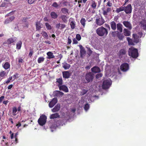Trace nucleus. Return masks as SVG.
<instances>
[{
	"label": "nucleus",
	"mask_w": 146,
	"mask_h": 146,
	"mask_svg": "<svg viewBox=\"0 0 146 146\" xmlns=\"http://www.w3.org/2000/svg\"><path fill=\"white\" fill-rule=\"evenodd\" d=\"M96 33L100 36H106L108 32L107 29L103 26H101L97 29Z\"/></svg>",
	"instance_id": "nucleus-1"
},
{
	"label": "nucleus",
	"mask_w": 146,
	"mask_h": 146,
	"mask_svg": "<svg viewBox=\"0 0 146 146\" xmlns=\"http://www.w3.org/2000/svg\"><path fill=\"white\" fill-rule=\"evenodd\" d=\"M95 23L98 26L103 25L105 23V20L101 15H96L95 16Z\"/></svg>",
	"instance_id": "nucleus-2"
},
{
	"label": "nucleus",
	"mask_w": 146,
	"mask_h": 146,
	"mask_svg": "<svg viewBox=\"0 0 146 146\" xmlns=\"http://www.w3.org/2000/svg\"><path fill=\"white\" fill-rule=\"evenodd\" d=\"M128 54L133 58H136L138 56V50L137 49L133 48H129L128 50Z\"/></svg>",
	"instance_id": "nucleus-3"
},
{
	"label": "nucleus",
	"mask_w": 146,
	"mask_h": 146,
	"mask_svg": "<svg viewBox=\"0 0 146 146\" xmlns=\"http://www.w3.org/2000/svg\"><path fill=\"white\" fill-rule=\"evenodd\" d=\"M47 117L44 115H41L38 120V123L41 126H42L45 124L46 121Z\"/></svg>",
	"instance_id": "nucleus-4"
},
{
	"label": "nucleus",
	"mask_w": 146,
	"mask_h": 146,
	"mask_svg": "<svg viewBox=\"0 0 146 146\" xmlns=\"http://www.w3.org/2000/svg\"><path fill=\"white\" fill-rule=\"evenodd\" d=\"M111 85V82L109 79L105 80L103 81L102 87L103 89L108 88Z\"/></svg>",
	"instance_id": "nucleus-5"
},
{
	"label": "nucleus",
	"mask_w": 146,
	"mask_h": 146,
	"mask_svg": "<svg viewBox=\"0 0 146 146\" xmlns=\"http://www.w3.org/2000/svg\"><path fill=\"white\" fill-rule=\"evenodd\" d=\"M94 78V75L91 72L87 73L86 75L85 78L88 83L92 80Z\"/></svg>",
	"instance_id": "nucleus-6"
},
{
	"label": "nucleus",
	"mask_w": 146,
	"mask_h": 146,
	"mask_svg": "<svg viewBox=\"0 0 146 146\" xmlns=\"http://www.w3.org/2000/svg\"><path fill=\"white\" fill-rule=\"evenodd\" d=\"M57 85L59 88L60 90L64 91V85H62V78H59L56 79Z\"/></svg>",
	"instance_id": "nucleus-7"
},
{
	"label": "nucleus",
	"mask_w": 146,
	"mask_h": 146,
	"mask_svg": "<svg viewBox=\"0 0 146 146\" xmlns=\"http://www.w3.org/2000/svg\"><path fill=\"white\" fill-rule=\"evenodd\" d=\"M124 11L127 14H130L132 12V7L131 4H129L126 6H124Z\"/></svg>",
	"instance_id": "nucleus-8"
},
{
	"label": "nucleus",
	"mask_w": 146,
	"mask_h": 146,
	"mask_svg": "<svg viewBox=\"0 0 146 146\" xmlns=\"http://www.w3.org/2000/svg\"><path fill=\"white\" fill-rule=\"evenodd\" d=\"M129 69V65L127 63H124L120 66V69L123 72H126Z\"/></svg>",
	"instance_id": "nucleus-9"
},
{
	"label": "nucleus",
	"mask_w": 146,
	"mask_h": 146,
	"mask_svg": "<svg viewBox=\"0 0 146 146\" xmlns=\"http://www.w3.org/2000/svg\"><path fill=\"white\" fill-rule=\"evenodd\" d=\"M79 47L80 49V56L81 58H83L86 54V51L82 45H80Z\"/></svg>",
	"instance_id": "nucleus-10"
},
{
	"label": "nucleus",
	"mask_w": 146,
	"mask_h": 146,
	"mask_svg": "<svg viewBox=\"0 0 146 146\" xmlns=\"http://www.w3.org/2000/svg\"><path fill=\"white\" fill-rule=\"evenodd\" d=\"M63 93L59 91H54L53 94V95L54 97H56L58 98L62 97L63 95Z\"/></svg>",
	"instance_id": "nucleus-11"
},
{
	"label": "nucleus",
	"mask_w": 146,
	"mask_h": 146,
	"mask_svg": "<svg viewBox=\"0 0 146 146\" xmlns=\"http://www.w3.org/2000/svg\"><path fill=\"white\" fill-rule=\"evenodd\" d=\"M57 99L54 98L49 103V107L50 108H52L57 103Z\"/></svg>",
	"instance_id": "nucleus-12"
},
{
	"label": "nucleus",
	"mask_w": 146,
	"mask_h": 146,
	"mask_svg": "<svg viewBox=\"0 0 146 146\" xmlns=\"http://www.w3.org/2000/svg\"><path fill=\"white\" fill-rule=\"evenodd\" d=\"M124 25L128 28L129 30H131L132 29L131 25L130 22L128 21H124L123 22Z\"/></svg>",
	"instance_id": "nucleus-13"
},
{
	"label": "nucleus",
	"mask_w": 146,
	"mask_h": 146,
	"mask_svg": "<svg viewBox=\"0 0 146 146\" xmlns=\"http://www.w3.org/2000/svg\"><path fill=\"white\" fill-rule=\"evenodd\" d=\"M92 72L94 73H99L100 72V68L96 66H95L91 69Z\"/></svg>",
	"instance_id": "nucleus-14"
},
{
	"label": "nucleus",
	"mask_w": 146,
	"mask_h": 146,
	"mask_svg": "<svg viewBox=\"0 0 146 146\" xmlns=\"http://www.w3.org/2000/svg\"><path fill=\"white\" fill-rule=\"evenodd\" d=\"M103 14L105 17H106L108 15V13L111 11V9L110 7H107L106 10H103Z\"/></svg>",
	"instance_id": "nucleus-15"
},
{
	"label": "nucleus",
	"mask_w": 146,
	"mask_h": 146,
	"mask_svg": "<svg viewBox=\"0 0 146 146\" xmlns=\"http://www.w3.org/2000/svg\"><path fill=\"white\" fill-rule=\"evenodd\" d=\"M126 53V51L125 49L120 50L118 52V56L119 57H122L123 55H125Z\"/></svg>",
	"instance_id": "nucleus-16"
},
{
	"label": "nucleus",
	"mask_w": 146,
	"mask_h": 146,
	"mask_svg": "<svg viewBox=\"0 0 146 146\" xmlns=\"http://www.w3.org/2000/svg\"><path fill=\"white\" fill-rule=\"evenodd\" d=\"M110 24L111 29L114 31H115L116 29L117 25L115 22L112 21L110 23Z\"/></svg>",
	"instance_id": "nucleus-17"
},
{
	"label": "nucleus",
	"mask_w": 146,
	"mask_h": 146,
	"mask_svg": "<svg viewBox=\"0 0 146 146\" xmlns=\"http://www.w3.org/2000/svg\"><path fill=\"white\" fill-rule=\"evenodd\" d=\"M122 25L119 23L117 24L116 28L117 30L120 33H121L122 32Z\"/></svg>",
	"instance_id": "nucleus-18"
},
{
	"label": "nucleus",
	"mask_w": 146,
	"mask_h": 146,
	"mask_svg": "<svg viewBox=\"0 0 146 146\" xmlns=\"http://www.w3.org/2000/svg\"><path fill=\"white\" fill-rule=\"evenodd\" d=\"M141 27L143 29L146 31V21L143 20L140 22Z\"/></svg>",
	"instance_id": "nucleus-19"
},
{
	"label": "nucleus",
	"mask_w": 146,
	"mask_h": 146,
	"mask_svg": "<svg viewBox=\"0 0 146 146\" xmlns=\"http://www.w3.org/2000/svg\"><path fill=\"white\" fill-rule=\"evenodd\" d=\"M14 17L13 16L5 20L4 22V23L6 24H8L12 21L14 19Z\"/></svg>",
	"instance_id": "nucleus-20"
},
{
	"label": "nucleus",
	"mask_w": 146,
	"mask_h": 146,
	"mask_svg": "<svg viewBox=\"0 0 146 146\" xmlns=\"http://www.w3.org/2000/svg\"><path fill=\"white\" fill-rule=\"evenodd\" d=\"M60 108V105L59 104H58L52 109V111L53 112H56L59 110Z\"/></svg>",
	"instance_id": "nucleus-21"
},
{
	"label": "nucleus",
	"mask_w": 146,
	"mask_h": 146,
	"mask_svg": "<svg viewBox=\"0 0 146 146\" xmlns=\"http://www.w3.org/2000/svg\"><path fill=\"white\" fill-rule=\"evenodd\" d=\"M133 37L134 38V42L136 43L139 42V36L136 34H134L133 35Z\"/></svg>",
	"instance_id": "nucleus-22"
},
{
	"label": "nucleus",
	"mask_w": 146,
	"mask_h": 146,
	"mask_svg": "<svg viewBox=\"0 0 146 146\" xmlns=\"http://www.w3.org/2000/svg\"><path fill=\"white\" fill-rule=\"evenodd\" d=\"M123 33L125 36H129L130 35V32L128 29L125 28L124 29Z\"/></svg>",
	"instance_id": "nucleus-23"
},
{
	"label": "nucleus",
	"mask_w": 146,
	"mask_h": 146,
	"mask_svg": "<svg viewBox=\"0 0 146 146\" xmlns=\"http://www.w3.org/2000/svg\"><path fill=\"white\" fill-rule=\"evenodd\" d=\"M124 6H122L119 8H117L115 10V12L117 13H119L121 11H124Z\"/></svg>",
	"instance_id": "nucleus-24"
},
{
	"label": "nucleus",
	"mask_w": 146,
	"mask_h": 146,
	"mask_svg": "<svg viewBox=\"0 0 146 146\" xmlns=\"http://www.w3.org/2000/svg\"><path fill=\"white\" fill-rule=\"evenodd\" d=\"M18 113L17 108L14 107L12 108V115L14 116L16 115Z\"/></svg>",
	"instance_id": "nucleus-25"
},
{
	"label": "nucleus",
	"mask_w": 146,
	"mask_h": 146,
	"mask_svg": "<svg viewBox=\"0 0 146 146\" xmlns=\"http://www.w3.org/2000/svg\"><path fill=\"white\" fill-rule=\"evenodd\" d=\"M3 67L5 70L9 68L10 67V64L8 62H5L3 65Z\"/></svg>",
	"instance_id": "nucleus-26"
},
{
	"label": "nucleus",
	"mask_w": 146,
	"mask_h": 146,
	"mask_svg": "<svg viewBox=\"0 0 146 146\" xmlns=\"http://www.w3.org/2000/svg\"><path fill=\"white\" fill-rule=\"evenodd\" d=\"M48 59H51L54 57V56L53 55V53L51 52H48L47 53Z\"/></svg>",
	"instance_id": "nucleus-27"
},
{
	"label": "nucleus",
	"mask_w": 146,
	"mask_h": 146,
	"mask_svg": "<svg viewBox=\"0 0 146 146\" xmlns=\"http://www.w3.org/2000/svg\"><path fill=\"white\" fill-rule=\"evenodd\" d=\"M86 20L84 18H82L80 21V23L82 25L83 27H85L86 25Z\"/></svg>",
	"instance_id": "nucleus-28"
},
{
	"label": "nucleus",
	"mask_w": 146,
	"mask_h": 146,
	"mask_svg": "<svg viewBox=\"0 0 146 146\" xmlns=\"http://www.w3.org/2000/svg\"><path fill=\"white\" fill-rule=\"evenodd\" d=\"M59 117V115L58 113H55L51 115L50 116V118L51 119H53Z\"/></svg>",
	"instance_id": "nucleus-29"
},
{
	"label": "nucleus",
	"mask_w": 146,
	"mask_h": 146,
	"mask_svg": "<svg viewBox=\"0 0 146 146\" xmlns=\"http://www.w3.org/2000/svg\"><path fill=\"white\" fill-rule=\"evenodd\" d=\"M97 4L93 0L91 1V7L93 9H95L96 8Z\"/></svg>",
	"instance_id": "nucleus-30"
},
{
	"label": "nucleus",
	"mask_w": 146,
	"mask_h": 146,
	"mask_svg": "<svg viewBox=\"0 0 146 146\" xmlns=\"http://www.w3.org/2000/svg\"><path fill=\"white\" fill-rule=\"evenodd\" d=\"M51 17L53 19H56L57 17V15L56 13L54 12H52L50 13Z\"/></svg>",
	"instance_id": "nucleus-31"
},
{
	"label": "nucleus",
	"mask_w": 146,
	"mask_h": 146,
	"mask_svg": "<svg viewBox=\"0 0 146 146\" xmlns=\"http://www.w3.org/2000/svg\"><path fill=\"white\" fill-rule=\"evenodd\" d=\"M117 37L118 39L120 40H122L124 37V36L123 35L120 33H119L117 34Z\"/></svg>",
	"instance_id": "nucleus-32"
},
{
	"label": "nucleus",
	"mask_w": 146,
	"mask_h": 146,
	"mask_svg": "<svg viewBox=\"0 0 146 146\" xmlns=\"http://www.w3.org/2000/svg\"><path fill=\"white\" fill-rule=\"evenodd\" d=\"M36 29L39 30L41 28L40 23V22H38L36 23Z\"/></svg>",
	"instance_id": "nucleus-33"
},
{
	"label": "nucleus",
	"mask_w": 146,
	"mask_h": 146,
	"mask_svg": "<svg viewBox=\"0 0 146 146\" xmlns=\"http://www.w3.org/2000/svg\"><path fill=\"white\" fill-rule=\"evenodd\" d=\"M22 42L21 41H19L17 42V49H20L22 45Z\"/></svg>",
	"instance_id": "nucleus-34"
},
{
	"label": "nucleus",
	"mask_w": 146,
	"mask_h": 146,
	"mask_svg": "<svg viewBox=\"0 0 146 146\" xmlns=\"http://www.w3.org/2000/svg\"><path fill=\"white\" fill-rule=\"evenodd\" d=\"M71 27L72 29H74L75 27V21H72L70 24Z\"/></svg>",
	"instance_id": "nucleus-35"
},
{
	"label": "nucleus",
	"mask_w": 146,
	"mask_h": 146,
	"mask_svg": "<svg viewBox=\"0 0 146 146\" xmlns=\"http://www.w3.org/2000/svg\"><path fill=\"white\" fill-rule=\"evenodd\" d=\"M44 60V58L43 57H39L38 60V63H41L43 62Z\"/></svg>",
	"instance_id": "nucleus-36"
},
{
	"label": "nucleus",
	"mask_w": 146,
	"mask_h": 146,
	"mask_svg": "<svg viewBox=\"0 0 146 146\" xmlns=\"http://www.w3.org/2000/svg\"><path fill=\"white\" fill-rule=\"evenodd\" d=\"M41 34L44 38H47L48 35L46 32L44 31H42L41 32Z\"/></svg>",
	"instance_id": "nucleus-37"
},
{
	"label": "nucleus",
	"mask_w": 146,
	"mask_h": 146,
	"mask_svg": "<svg viewBox=\"0 0 146 146\" xmlns=\"http://www.w3.org/2000/svg\"><path fill=\"white\" fill-rule=\"evenodd\" d=\"M52 6L55 8H60L61 7V6L60 5H58L57 3L56 2H54V3L52 4Z\"/></svg>",
	"instance_id": "nucleus-38"
},
{
	"label": "nucleus",
	"mask_w": 146,
	"mask_h": 146,
	"mask_svg": "<svg viewBox=\"0 0 146 146\" xmlns=\"http://www.w3.org/2000/svg\"><path fill=\"white\" fill-rule=\"evenodd\" d=\"M70 76V73L68 71H64V78H68Z\"/></svg>",
	"instance_id": "nucleus-39"
},
{
	"label": "nucleus",
	"mask_w": 146,
	"mask_h": 146,
	"mask_svg": "<svg viewBox=\"0 0 146 146\" xmlns=\"http://www.w3.org/2000/svg\"><path fill=\"white\" fill-rule=\"evenodd\" d=\"M90 106L88 103L86 104L84 106V110L87 111L89 108Z\"/></svg>",
	"instance_id": "nucleus-40"
},
{
	"label": "nucleus",
	"mask_w": 146,
	"mask_h": 146,
	"mask_svg": "<svg viewBox=\"0 0 146 146\" xmlns=\"http://www.w3.org/2000/svg\"><path fill=\"white\" fill-rule=\"evenodd\" d=\"M45 26L46 28L48 30H50L52 29L51 26L48 23H45Z\"/></svg>",
	"instance_id": "nucleus-41"
},
{
	"label": "nucleus",
	"mask_w": 146,
	"mask_h": 146,
	"mask_svg": "<svg viewBox=\"0 0 146 146\" xmlns=\"http://www.w3.org/2000/svg\"><path fill=\"white\" fill-rule=\"evenodd\" d=\"M88 90L85 89H83L82 90V91L80 93V95L81 96H83L87 92Z\"/></svg>",
	"instance_id": "nucleus-42"
},
{
	"label": "nucleus",
	"mask_w": 146,
	"mask_h": 146,
	"mask_svg": "<svg viewBox=\"0 0 146 146\" xmlns=\"http://www.w3.org/2000/svg\"><path fill=\"white\" fill-rule=\"evenodd\" d=\"M6 72L4 71H2L0 73V76L4 77L6 75Z\"/></svg>",
	"instance_id": "nucleus-43"
},
{
	"label": "nucleus",
	"mask_w": 146,
	"mask_h": 146,
	"mask_svg": "<svg viewBox=\"0 0 146 146\" xmlns=\"http://www.w3.org/2000/svg\"><path fill=\"white\" fill-rule=\"evenodd\" d=\"M103 74L102 73H99L96 75V78L97 79H98L101 78Z\"/></svg>",
	"instance_id": "nucleus-44"
},
{
	"label": "nucleus",
	"mask_w": 146,
	"mask_h": 146,
	"mask_svg": "<svg viewBox=\"0 0 146 146\" xmlns=\"http://www.w3.org/2000/svg\"><path fill=\"white\" fill-rule=\"evenodd\" d=\"M14 40L12 38H10L7 40V42L8 44H11L14 42Z\"/></svg>",
	"instance_id": "nucleus-45"
},
{
	"label": "nucleus",
	"mask_w": 146,
	"mask_h": 146,
	"mask_svg": "<svg viewBox=\"0 0 146 146\" xmlns=\"http://www.w3.org/2000/svg\"><path fill=\"white\" fill-rule=\"evenodd\" d=\"M76 38L78 41L80 40L81 39V36L79 34H76Z\"/></svg>",
	"instance_id": "nucleus-46"
},
{
	"label": "nucleus",
	"mask_w": 146,
	"mask_h": 146,
	"mask_svg": "<svg viewBox=\"0 0 146 146\" xmlns=\"http://www.w3.org/2000/svg\"><path fill=\"white\" fill-rule=\"evenodd\" d=\"M112 3L110 1H109L108 2L107 4V5H106V7L108 6L109 7H112Z\"/></svg>",
	"instance_id": "nucleus-47"
},
{
	"label": "nucleus",
	"mask_w": 146,
	"mask_h": 146,
	"mask_svg": "<svg viewBox=\"0 0 146 146\" xmlns=\"http://www.w3.org/2000/svg\"><path fill=\"white\" fill-rule=\"evenodd\" d=\"M35 0H28V2L29 4H31L33 3Z\"/></svg>",
	"instance_id": "nucleus-48"
},
{
	"label": "nucleus",
	"mask_w": 146,
	"mask_h": 146,
	"mask_svg": "<svg viewBox=\"0 0 146 146\" xmlns=\"http://www.w3.org/2000/svg\"><path fill=\"white\" fill-rule=\"evenodd\" d=\"M23 59L21 58H18V62L19 64H21L23 63Z\"/></svg>",
	"instance_id": "nucleus-49"
},
{
	"label": "nucleus",
	"mask_w": 146,
	"mask_h": 146,
	"mask_svg": "<svg viewBox=\"0 0 146 146\" xmlns=\"http://www.w3.org/2000/svg\"><path fill=\"white\" fill-rule=\"evenodd\" d=\"M72 43L73 44H77L78 43V42L75 38H74L73 40Z\"/></svg>",
	"instance_id": "nucleus-50"
},
{
	"label": "nucleus",
	"mask_w": 146,
	"mask_h": 146,
	"mask_svg": "<svg viewBox=\"0 0 146 146\" xmlns=\"http://www.w3.org/2000/svg\"><path fill=\"white\" fill-rule=\"evenodd\" d=\"M68 89L67 87L64 85V92H68Z\"/></svg>",
	"instance_id": "nucleus-51"
},
{
	"label": "nucleus",
	"mask_w": 146,
	"mask_h": 146,
	"mask_svg": "<svg viewBox=\"0 0 146 146\" xmlns=\"http://www.w3.org/2000/svg\"><path fill=\"white\" fill-rule=\"evenodd\" d=\"M88 50L89 53H88V54L89 56H90L92 53V51L91 50L90 48H89Z\"/></svg>",
	"instance_id": "nucleus-52"
},
{
	"label": "nucleus",
	"mask_w": 146,
	"mask_h": 146,
	"mask_svg": "<svg viewBox=\"0 0 146 146\" xmlns=\"http://www.w3.org/2000/svg\"><path fill=\"white\" fill-rule=\"evenodd\" d=\"M66 13L68 15L69 14V11L68 9L64 8V13Z\"/></svg>",
	"instance_id": "nucleus-53"
},
{
	"label": "nucleus",
	"mask_w": 146,
	"mask_h": 146,
	"mask_svg": "<svg viewBox=\"0 0 146 146\" xmlns=\"http://www.w3.org/2000/svg\"><path fill=\"white\" fill-rule=\"evenodd\" d=\"M68 43L69 44H70L71 42L72 41L71 39L70 38V37H68Z\"/></svg>",
	"instance_id": "nucleus-54"
},
{
	"label": "nucleus",
	"mask_w": 146,
	"mask_h": 146,
	"mask_svg": "<svg viewBox=\"0 0 146 146\" xmlns=\"http://www.w3.org/2000/svg\"><path fill=\"white\" fill-rule=\"evenodd\" d=\"M105 27H106L108 29H109V30H110V27L109 25L108 24H105Z\"/></svg>",
	"instance_id": "nucleus-55"
},
{
	"label": "nucleus",
	"mask_w": 146,
	"mask_h": 146,
	"mask_svg": "<svg viewBox=\"0 0 146 146\" xmlns=\"http://www.w3.org/2000/svg\"><path fill=\"white\" fill-rule=\"evenodd\" d=\"M70 67V65L69 64H67V66H66L64 65V69H67L69 68Z\"/></svg>",
	"instance_id": "nucleus-56"
},
{
	"label": "nucleus",
	"mask_w": 146,
	"mask_h": 146,
	"mask_svg": "<svg viewBox=\"0 0 146 146\" xmlns=\"http://www.w3.org/2000/svg\"><path fill=\"white\" fill-rule=\"evenodd\" d=\"M4 98V97L3 96L0 97V103L2 102Z\"/></svg>",
	"instance_id": "nucleus-57"
},
{
	"label": "nucleus",
	"mask_w": 146,
	"mask_h": 146,
	"mask_svg": "<svg viewBox=\"0 0 146 146\" xmlns=\"http://www.w3.org/2000/svg\"><path fill=\"white\" fill-rule=\"evenodd\" d=\"M127 39L128 42H130V41H131V42H132V40L130 39V38L128 37H127Z\"/></svg>",
	"instance_id": "nucleus-58"
},
{
	"label": "nucleus",
	"mask_w": 146,
	"mask_h": 146,
	"mask_svg": "<svg viewBox=\"0 0 146 146\" xmlns=\"http://www.w3.org/2000/svg\"><path fill=\"white\" fill-rule=\"evenodd\" d=\"M90 68H91L90 66H86L85 67V68L86 70H89Z\"/></svg>",
	"instance_id": "nucleus-59"
},
{
	"label": "nucleus",
	"mask_w": 146,
	"mask_h": 146,
	"mask_svg": "<svg viewBox=\"0 0 146 146\" xmlns=\"http://www.w3.org/2000/svg\"><path fill=\"white\" fill-rule=\"evenodd\" d=\"M10 138H11V139H13V138H14V133H12L11 134V135L10 136Z\"/></svg>",
	"instance_id": "nucleus-60"
},
{
	"label": "nucleus",
	"mask_w": 146,
	"mask_h": 146,
	"mask_svg": "<svg viewBox=\"0 0 146 146\" xmlns=\"http://www.w3.org/2000/svg\"><path fill=\"white\" fill-rule=\"evenodd\" d=\"M44 43L46 44H51V42L50 41H48V40L45 41L44 42Z\"/></svg>",
	"instance_id": "nucleus-61"
},
{
	"label": "nucleus",
	"mask_w": 146,
	"mask_h": 146,
	"mask_svg": "<svg viewBox=\"0 0 146 146\" xmlns=\"http://www.w3.org/2000/svg\"><path fill=\"white\" fill-rule=\"evenodd\" d=\"M56 127H57V126L56 125H54V126H53V125H52V126H50V128L51 129L53 128V129H56Z\"/></svg>",
	"instance_id": "nucleus-62"
},
{
	"label": "nucleus",
	"mask_w": 146,
	"mask_h": 146,
	"mask_svg": "<svg viewBox=\"0 0 146 146\" xmlns=\"http://www.w3.org/2000/svg\"><path fill=\"white\" fill-rule=\"evenodd\" d=\"M116 33V31H113L111 33V34L113 36H114L115 35V34Z\"/></svg>",
	"instance_id": "nucleus-63"
},
{
	"label": "nucleus",
	"mask_w": 146,
	"mask_h": 146,
	"mask_svg": "<svg viewBox=\"0 0 146 146\" xmlns=\"http://www.w3.org/2000/svg\"><path fill=\"white\" fill-rule=\"evenodd\" d=\"M33 52L32 51H31L29 53V56L30 57H31L33 55Z\"/></svg>",
	"instance_id": "nucleus-64"
}]
</instances>
